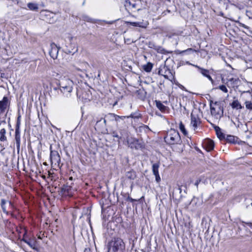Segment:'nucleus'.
I'll return each mask as SVG.
<instances>
[{
	"label": "nucleus",
	"instance_id": "nucleus-47",
	"mask_svg": "<svg viewBox=\"0 0 252 252\" xmlns=\"http://www.w3.org/2000/svg\"><path fill=\"white\" fill-rule=\"evenodd\" d=\"M128 117H130V118H135L136 117H134L133 116V115L132 114H131Z\"/></svg>",
	"mask_w": 252,
	"mask_h": 252
},
{
	"label": "nucleus",
	"instance_id": "nucleus-26",
	"mask_svg": "<svg viewBox=\"0 0 252 252\" xmlns=\"http://www.w3.org/2000/svg\"><path fill=\"white\" fill-rule=\"evenodd\" d=\"M159 163H154L152 165V171L154 175L158 174Z\"/></svg>",
	"mask_w": 252,
	"mask_h": 252
},
{
	"label": "nucleus",
	"instance_id": "nucleus-40",
	"mask_svg": "<svg viewBox=\"0 0 252 252\" xmlns=\"http://www.w3.org/2000/svg\"><path fill=\"white\" fill-rule=\"evenodd\" d=\"M207 78H208L210 81L213 82V79L211 76L209 75V73L206 76Z\"/></svg>",
	"mask_w": 252,
	"mask_h": 252
},
{
	"label": "nucleus",
	"instance_id": "nucleus-30",
	"mask_svg": "<svg viewBox=\"0 0 252 252\" xmlns=\"http://www.w3.org/2000/svg\"><path fill=\"white\" fill-rule=\"evenodd\" d=\"M179 128L181 131L185 135H186L188 134L187 130H186L184 125L182 122L179 124Z\"/></svg>",
	"mask_w": 252,
	"mask_h": 252
},
{
	"label": "nucleus",
	"instance_id": "nucleus-2",
	"mask_svg": "<svg viewBox=\"0 0 252 252\" xmlns=\"http://www.w3.org/2000/svg\"><path fill=\"white\" fill-rule=\"evenodd\" d=\"M165 142L169 145L181 144L182 140L178 131L173 129L169 130L164 137Z\"/></svg>",
	"mask_w": 252,
	"mask_h": 252
},
{
	"label": "nucleus",
	"instance_id": "nucleus-43",
	"mask_svg": "<svg viewBox=\"0 0 252 252\" xmlns=\"http://www.w3.org/2000/svg\"><path fill=\"white\" fill-rule=\"evenodd\" d=\"M236 127H240L241 126H242V124H241L240 122H238V124L236 125L235 124Z\"/></svg>",
	"mask_w": 252,
	"mask_h": 252
},
{
	"label": "nucleus",
	"instance_id": "nucleus-21",
	"mask_svg": "<svg viewBox=\"0 0 252 252\" xmlns=\"http://www.w3.org/2000/svg\"><path fill=\"white\" fill-rule=\"evenodd\" d=\"M153 67V64L150 62L142 65V69L146 72H150Z\"/></svg>",
	"mask_w": 252,
	"mask_h": 252
},
{
	"label": "nucleus",
	"instance_id": "nucleus-45",
	"mask_svg": "<svg viewBox=\"0 0 252 252\" xmlns=\"http://www.w3.org/2000/svg\"><path fill=\"white\" fill-rule=\"evenodd\" d=\"M120 134H119V135H123V138H124V132L122 130H120Z\"/></svg>",
	"mask_w": 252,
	"mask_h": 252
},
{
	"label": "nucleus",
	"instance_id": "nucleus-22",
	"mask_svg": "<svg viewBox=\"0 0 252 252\" xmlns=\"http://www.w3.org/2000/svg\"><path fill=\"white\" fill-rule=\"evenodd\" d=\"M125 6L126 8L132 10L136 8V4L135 3H132L129 0H127L125 1Z\"/></svg>",
	"mask_w": 252,
	"mask_h": 252
},
{
	"label": "nucleus",
	"instance_id": "nucleus-11",
	"mask_svg": "<svg viewBox=\"0 0 252 252\" xmlns=\"http://www.w3.org/2000/svg\"><path fill=\"white\" fill-rule=\"evenodd\" d=\"M9 104L10 101L8 98L7 96H4L2 100L0 101V114L3 113Z\"/></svg>",
	"mask_w": 252,
	"mask_h": 252
},
{
	"label": "nucleus",
	"instance_id": "nucleus-46",
	"mask_svg": "<svg viewBox=\"0 0 252 252\" xmlns=\"http://www.w3.org/2000/svg\"><path fill=\"white\" fill-rule=\"evenodd\" d=\"M143 127L145 129H150L149 126H147L144 125Z\"/></svg>",
	"mask_w": 252,
	"mask_h": 252
},
{
	"label": "nucleus",
	"instance_id": "nucleus-31",
	"mask_svg": "<svg viewBox=\"0 0 252 252\" xmlns=\"http://www.w3.org/2000/svg\"><path fill=\"white\" fill-rule=\"evenodd\" d=\"M111 134L113 137H116L118 138V140L123 139V135H120L116 131H113Z\"/></svg>",
	"mask_w": 252,
	"mask_h": 252
},
{
	"label": "nucleus",
	"instance_id": "nucleus-44",
	"mask_svg": "<svg viewBox=\"0 0 252 252\" xmlns=\"http://www.w3.org/2000/svg\"><path fill=\"white\" fill-rule=\"evenodd\" d=\"M3 124H5L6 121L5 120L0 121V125H1Z\"/></svg>",
	"mask_w": 252,
	"mask_h": 252
},
{
	"label": "nucleus",
	"instance_id": "nucleus-15",
	"mask_svg": "<svg viewBox=\"0 0 252 252\" xmlns=\"http://www.w3.org/2000/svg\"><path fill=\"white\" fill-rule=\"evenodd\" d=\"M211 125L215 129L218 137L221 140L225 139V134L221 132L220 128L214 124H211Z\"/></svg>",
	"mask_w": 252,
	"mask_h": 252
},
{
	"label": "nucleus",
	"instance_id": "nucleus-34",
	"mask_svg": "<svg viewBox=\"0 0 252 252\" xmlns=\"http://www.w3.org/2000/svg\"><path fill=\"white\" fill-rule=\"evenodd\" d=\"M84 20L87 22H90L92 23H94V20L89 17L88 16H83Z\"/></svg>",
	"mask_w": 252,
	"mask_h": 252
},
{
	"label": "nucleus",
	"instance_id": "nucleus-32",
	"mask_svg": "<svg viewBox=\"0 0 252 252\" xmlns=\"http://www.w3.org/2000/svg\"><path fill=\"white\" fill-rule=\"evenodd\" d=\"M20 125H21V116L19 115L17 118L15 129H20Z\"/></svg>",
	"mask_w": 252,
	"mask_h": 252
},
{
	"label": "nucleus",
	"instance_id": "nucleus-5",
	"mask_svg": "<svg viewBox=\"0 0 252 252\" xmlns=\"http://www.w3.org/2000/svg\"><path fill=\"white\" fill-rule=\"evenodd\" d=\"M119 116L112 114L109 113L107 115H106L104 118H101L100 120H98L96 121L95 124V126L99 128V126L101 125L100 123L102 122L101 126L103 127V126H105L107 124V122H113V121H117V119L119 118Z\"/></svg>",
	"mask_w": 252,
	"mask_h": 252
},
{
	"label": "nucleus",
	"instance_id": "nucleus-20",
	"mask_svg": "<svg viewBox=\"0 0 252 252\" xmlns=\"http://www.w3.org/2000/svg\"><path fill=\"white\" fill-rule=\"evenodd\" d=\"M130 25L134 27H138L140 28H145L147 26V23L146 22L143 23L142 22H128Z\"/></svg>",
	"mask_w": 252,
	"mask_h": 252
},
{
	"label": "nucleus",
	"instance_id": "nucleus-38",
	"mask_svg": "<svg viewBox=\"0 0 252 252\" xmlns=\"http://www.w3.org/2000/svg\"><path fill=\"white\" fill-rule=\"evenodd\" d=\"M239 24L240 26L242 27H243V28H244L245 29H248V26H247L246 25H245L244 24H242L241 23L239 22Z\"/></svg>",
	"mask_w": 252,
	"mask_h": 252
},
{
	"label": "nucleus",
	"instance_id": "nucleus-18",
	"mask_svg": "<svg viewBox=\"0 0 252 252\" xmlns=\"http://www.w3.org/2000/svg\"><path fill=\"white\" fill-rule=\"evenodd\" d=\"M15 139L17 149L20 148L21 142L20 130L18 129H15Z\"/></svg>",
	"mask_w": 252,
	"mask_h": 252
},
{
	"label": "nucleus",
	"instance_id": "nucleus-25",
	"mask_svg": "<svg viewBox=\"0 0 252 252\" xmlns=\"http://www.w3.org/2000/svg\"><path fill=\"white\" fill-rule=\"evenodd\" d=\"M194 51V50H193L192 48H188L187 50H185L183 51H180L179 50H177L175 51L176 53L177 54H182L183 53H186L187 54H189L191 52H193Z\"/></svg>",
	"mask_w": 252,
	"mask_h": 252
},
{
	"label": "nucleus",
	"instance_id": "nucleus-33",
	"mask_svg": "<svg viewBox=\"0 0 252 252\" xmlns=\"http://www.w3.org/2000/svg\"><path fill=\"white\" fill-rule=\"evenodd\" d=\"M229 81L233 83L234 85H237L238 82L239 81V79L238 78H230Z\"/></svg>",
	"mask_w": 252,
	"mask_h": 252
},
{
	"label": "nucleus",
	"instance_id": "nucleus-8",
	"mask_svg": "<svg viewBox=\"0 0 252 252\" xmlns=\"http://www.w3.org/2000/svg\"><path fill=\"white\" fill-rule=\"evenodd\" d=\"M158 74L167 79L171 75V72L167 66L163 65L160 66L158 69Z\"/></svg>",
	"mask_w": 252,
	"mask_h": 252
},
{
	"label": "nucleus",
	"instance_id": "nucleus-17",
	"mask_svg": "<svg viewBox=\"0 0 252 252\" xmlns=\"http://www.w3.org/2000/svg\"><path fill=\"white\" fill-rule=\"evenodd\" d=\"M22 240L25 243L27 244L31 248H32L33 250H35L36 251L38 252V248H37L35 246L36 242L34 240H33V239L26 240V239H23Z\"/></svg>",
	"mask_w": 252,
	"mask_h": 252
},
{
	"label": "nucleus",
	"instance_id": "nucleus-24",
	"mask_svg": "<svg viewBox=\"0 0 252 252\" xmlns=\"http://www.w3.org/2000/svg\"><path fill=\"white\" fill-rule=\"evenodd\" d=\"M27 6L31 10L37 11L38 9V5L36 3L30 2L28 3Z\"/></svg>",
	"mask_w": 252,
	"mask_h": 252
},
{
	"label": "nucleus",
	"instance_id": "nucleus-37",
	"mask_svg": "<svg viewBox=\"0 0 252 252\" xmlns=\"http://www.w3.org/2000/svg\"><path fill=\"white\" fill-rule=\"evenodd\" d=\"M154 175L155 176V177H156V181H157V183H159L160 181V177L159 176V174H156Z\"/></svg>",
	"mask_w": 252,
	"mask_h": 252
},
{
	"label": "nucleus",
	"instance_id": "nucleus-28",
	"mask_svg": "<svg viewBox=\"0 0 252 252\" xmlns=\"http://www.w3.org/2000/svg\"><path fill=\"white\" fill-rule=\"evenodd\" d=\"M72 47H73V48L70 49L67 48V46H66V48L64 49V52L67 54H74L75 52L77 51V49H76L75 44H73Z\"/></svg>",
	"mask_w": 252,
	"mask_h": 252
},
{
	"label": "nucleus",
	"instance_id": "nucleus-39",
	"mask_svg": "<svg viewBox=\"0 0 252 252\" xmlns=\"http://www.w3.org/2000/svg\"><path fill=\"white\" fill-rule=\"evenodd\" d=\"M127 200L130 201L131 202L136 201V199H134L130 197H128V198H127Z\"/></svg>",
	"mask_w": 252,
	"mask_h": 252
},
{
	"label": "nucleus",
	"instance_id": "nucleus-16",
	"mask_svg": "<svg viewBox=\"0 0 252 252\" xmlns=\"http://www.w3.org/2000/svg\"><path fill=\"white\" fill-rule=\"evenodd\" d=\"M225 140L228 143L236 144L239 143V139L238 137L231 135H227L226 137H225Z\"/></svg>",
	"mask_w": 252,
	"mask_h": 252
},
{
	"label": "nucleus",
	"instance_id": "nucleus-7",
	"mask_svg": "<svg viewBox=\"0 0 252 252\" xmlns=\"http://www.w3.org/2000/svg\"><path fill=\"white\" fill-rule=\"evenodd\" d=\"M72 190H73L72 187L67 183L61 188L59 192L60 194L62 195H72L73 193Z\"/></svg>",
	"mask_w": 252,
	"mask_h": 252
},
{
	"label": "nucleus",
	"instance_id": "nucleus-6",
	"mask_svg": "<svg viewBox=\"0 0 252 252\" xmlns=\"http://www.w3.org/2000/svg\"><path fill=\"white\" fill-rule=\"evenodd\" d=\"M51 49L49 51L50 56L54 60L57 58L59 50L60 47H58L55 43L52 42L50 44Z\"/></svg>",
	"mask_w": 252,
	"mask_h": 252
},
{
	"label": "nucleus",
	"instance_id": "nucleus-3",
	"mask_svg": "<svg viewBox=\"0 0 252 252\" xmlns=\"http://www.w3.org/2000/svg\"><path fill=\"white\" fill-rule=\"evenodd\" d=\"M109 250L113 252H123L125 249V244L120 238H114L109 243Z\"/></svg>",
	"mask_w": 252,
	"mask_h": 252
},
{
	"label": "nucleus",
	"instance_id": "nucleus-29",
	"mask_svg": "<svg viewBox=\"0 0 252 252\" xmlns=\"http://www.w3.org/2000/svg\"><path fill=\"white\" fill-rule=\"evenodd\" d=\"M231 106L233 108H236L237 109L242 108V106L241 104L237 100L233 101V102L231 104Z\"/></svg>",
	"mask_w": 252,
	"mask_h": 252
},
{
	"label": "nucleus",
	"instance_id": "nucleus-10",
	"mask_svg": "<svg viewBox=\"0 0 252 252\" xmlns=\"http://www.w3.org/2000/svg\"><path fill=\"white\" fill-rule=\"evenodd\" d=\"M190 117V126H192L193 129L195 131L197 128L198 126H199L201 123L200 119L197 115H194L193 113L191 114Z\"/></svg>",
	"mask_w": 252,
	"mask_h": 252
},
{
	"label": "nucleus",
	"instance_id": "nucleus-36",
	"mask_svg": "<svg viewBox=\"0 0 252 252\" xmlns=\"http://www.w3.org/2000/svg\"><path fill=\"white\" fill-rule=\"evenodd\" d=\"M219 88L222 91V92L224 93H227L228 92V90L225 85H220L219 87Z\"/></svg>",
	"mask_w": 252,
	"mask_h": 252
},
{
	"label": "nucleus",
	"instance_id": "nucleus-42",
	"mask_svg": "<svg viewBox=\"0 0 252 252\" xmlns=\"http://www.w3.org/2000/svg\"><path fill=\"white\" fill-rule=\"evenodd\" d=\"M84 252H92V251L90 250V249H89V248H86L84 250Z\"/></svg>",
	"mask_w": 252,
	"mask_h": 252
},
{
	"label": "nucleus",
	"instance_id": "nucleus-12",
	"mask_svg": "<svg viewBox=\"0 0 252 252\" xmlns=\"http://www.w3.org/2000/svg\"><path fill=\"white\" fill-rule=\"evenodd\" d=\"M136 177L137 175L136 172L134 170L131 169L129 171L126 172L123 179H124L125 180H134L136 179Z\"/></svg>",
	"mask_w": 252,
	"mask_h": 252
},
{
	"label": "nucleus",
	"instance_id": "nucleus-27",
	"mask_svg": "<svg viewBox=\"0 0 252 252\" xmlns=\"http://www.w3.org/2000/svg\"><path fill=\"white\" fill-rule=\"evenodd\" d=\"M193 66L197 68L200 70V73L205 77L209 73V71L207 69L202 68L197 65H193Z\"/></svg>",
	"mask_w": 252,
	"mask_h": 252
},
{
	"label": "nucleus",
	"instance_id": "nucleus-13",
	"mask_svg": "<svg viewBox=\"0 0 252 252\" xmlns=\"http://www.w3.org/2000/svg\"><path fill=\"white\" fill-rule=\"evenodd\" d=\"M203 145L207 151L209 152L214 149V141L210 139H205L203 142Z\"/></svg>",
	"mask_w": 252,
	"mask_h": 252
},
{
	"label": "nucleus",
	"instance_id": "nucleus-19",
	"mask_svg": "<svg viewBox=\"0 0 252 252\" xmlns=\"http://www.w3.org/2000/svg\"><path fill=\"white\" fill-rule=\"evenodd\" d=\"M155 103L157 108L162 112H165L167 109V107L164 105L160 101L156 100Z\"/></svg>",
	"mask_w": 252,
	"mask_h": 252
},
{
	"label": "nucleus",
	"instance_id": "nucleus-35",
	"mask_svg": "<svg viewBox=\"0 0 252 252\" xmlns=\"http://www.w3.org/2000/svg\"><path fill=\"white\" fill-rule=\"evenodd\" d=\"M245 103L247 109L252 110V102L251 101H246Z\"/></svg>",
	"mask_w": 252,
	"mask_h": 252
},
{
	"label": "nucleus",
	"instance_id": "nucleus-1",
	"mask_svg": "<svg viewBox=\"0 0 252 252\" xmlns=\"http://www.w3.org/2000/svg\"><path fill=\"white\" fill-rule=\"evenodd\" d=\"M61 92L66 97L71 96L72 91L73 82L70 79L64 77L62 78L59 83Z\"/></svg>",
	"mask_w": 252,
	"mask_h": 252
},
{
	"label": "nucleus",
	"instance_id": "nucleus-9",
	"mask_svg": "<svg viewBox=\"0 0 252 252\" xmlns=\"http://www.w3.org/2000/svg\"><path fill=\"white\" fill-rule=\"evenodd\" d=\"M50 149V160L52 164H59L61 161V158L58 152L57 151L51 150V147Z\"/></svg>",
	"mask_w": 252,
	"mask_h": 252
},
{
	"label": "nucleus",
	"instance_id": "nucleus-49",
	"mask_svg": "<svg viewBox=\"0 0 252 252\" xmlns=\"http://www.w3.org/2000/svg\"><path fill=\"white\" fill-rule=\"evenodd\" d=\"M58 76H59V74H58V73H57V75L55 76L56 77H58Z\"/></svg>",
	"mask_w": 252,
	"mask_h": 252
},
{
	"label": "nucleus",
	"instance_id": "nucleus-23",
	"mask_svg": "<svg viewBox=\"0 0 252 252\" xmlns=\"http://www.w3.org/2000/svg\"><path fill=\"white\" fill-rule=\"evenodd\" d=\"M6 130L5 128H2L0 130V141L1 142L6 141L7 138L5 136Z\"/></svg>",
	"mask_w": 252,
	"mask_h": 252
},
{
	"label": "nucleus",
	"instance_id": "nucleus-48",
	"mask_svg": "<svg viewBox=\"0 0 252 252\" xmlns=\"http://www.w3.org/2000/svg\"><path fill=\"white\" fill-rule=\"evenodd\" d=\"M85 2H86V0H84V1H83V2L82 3V5H85Z\"/></svg>",
	"mask_w": 252,
	"mask_h": 252
},
{
	"label": "nucleus",
	"instance_id": "nucleus-50",
	"mask_svg": "<svg viewBox=\"0 0 252 252\" xmlns=\"http://www.w3.org/2000/svg\"><path fill=\"white\" fill-rule=\"evenodd\" d=\"M188 64H191V63H189V62L187 63Z\"/></svg>",
	"mask_w": 252,
	"mask_h": 252
},
{
	"label": "nucleus",
	"instance_id": "nucleus-14",
	"mask_svg": "<svg viewBox=\"0 0 252 252\" xmlns=\"http://www.w3.org/2000/svg\"><path fill=\"white\" fill-rule=\"evenodd\" d=\"M6 205L8 206L9 207H12L13 205L12 204L11 202L10 201H9L8 200H6L4 199H1V203L0 206L2 208V210L3 212V213H5L6 214H8V212L6 210Z\"/></svg>",
	"mask_w": 252,
	"mask_h": 252
},
{
	"label": "nucleus",
	"instance_id": "nucleus-4",
	"mask_svg": "<svg viewBox=\"0 0 252 252\" xmlns=\"http://www.w3.org/2000/svg\"><path fill=\"white\" fill-rule=\"evenodd\" d=\"M212 101L210 102V110L211 115L214 116L216 119H220L223 116V108L220 105V103L216 101L212 104Z\"/></svg>",
	"mask_w": 252,
	"mask_h": 252
},
{
	"label": "nucleus",
	"instance_id": "nucleus-41",
	"mask_svg": "<svg viewBox=\"0 0 252 252\" xmlns=\"http://www.w3.org/2000/svg\"><path fill=\"white\" fill-rule=\"evenodd\" d=\"M200 182V180H196V181L194 185H195V186H196L197 188L198 187V184H199Z\"/></svg>",
	"mask_w": 252,
	"mask_h": 252
}]
</instances>
